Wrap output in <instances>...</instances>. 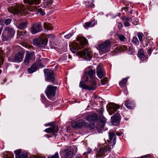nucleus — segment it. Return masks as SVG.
<instances>
[{"label": "nucleus", "instance_id": "1", "mask_svg": "<svg viewBox=\"0 0 158 158\" xmlns=\"http://www.w3.org/2000/svg\"><path fill=\"white\" fill-rule=\"evenodd\" d=\"M95 76V72L93 70L85 73L80 83L79 87L83 89L89 91L96 89L97 88L96 81L97 78Z\"/></svg>", "mask_w": 158, "mask_h": 158}, {"label": "nucleus", "instance_id": "2", "mask_svg": "<svg viewBox=\"0 0 158 158\" xmlns=\"http://www.w3.org/2000/svg\"><path fill=\"white\" fill-rule=\"evenodd\" d=\"M77 39L80 41V44L75 42L72 44L70 46L71 50L73 53H75L78 50L83 48L87 44V40L85 38L79 37Z\"/></svg>", "mask_w": 158, "mask_h": 158}, {"label": "nucleus", "instance_id": "3", "mask_svg": "<svg viewBox=\"0 0 158 158\" xmlns=\"http://www.w3.org/2000/svg\"><path fill=\"white\" fill-rule=\"evenodd\" d=\"M57 86L52 85H49L46 88L45 93L47 98L50 100L54 101L56 99V91Z\"/></svg>", "mask_w": 158, "mask_h": 158}, {"label": "nucleus", "instance_id": "4", "mask_svg": "<svg viewBox=\"0 0 158 158\" xmlns=\"http://www.w3.org/2000/svg\"><path fill=\"white\" fill-rule=\"evenodd\" d=\"M85 119L90 123V124H88L89 125L88 127H89L91 129H93L95 127L94 124L95 123L98 121V116L96 114L94 113L90 115L87 116Z\"/></svg>", "mask_w": 158, "mask_h": 158}, {"label": "nucleus", "instance_id": "5", "mask_svg": "<svg viewBox=\"0 0 158 158\" xmlns=\"http://www.w3.org/2000/svg\"><path fill=\"white\" fill-rule=\"evenodd\" d=\"M44 67L43 65L41 63V60L39 59L35 63H33L31 67L27 69L28 73H32L35 72L39 68H42Z\"/></svg>", "mask_w": 158, "mask_h": 158}, {"label": "nucleus", "instance_id": "6", "mask_svg": "<svg viewBox=\"0 0 158 158\" xmlns=\"http://www.w3.org/2000/svg\"><path fill=\"white\" fill-rule=\"evenodd\" d=\"M44 72L47 81L52 82H54L55 78L53 72L52 70L47 69L44 70Z\"/></svg>", "mask_w": 158, "mask_h": 158}, {"label": "nucleus", "instance_id": "7", "mask_svg": "<svg viewBox=\"0 0 158 158\" xmlns=\"http://www.w3.org/2000/svg\"><path fill=\"white\" fill-rule=\"evenodd\" d=\"M42 30V24L40 22L34 23L31 27V31L32 34L40 32Z\"/></svg>", "mask_w": 158, "mask_h": 158}, {"label": "nucleus", "instance_id": "8", "mask_svg": "<svg viewBox=\"0 0 158 158\" xmlns=\"http://www.w3.org/2000/svg\"><path fill=\"white\" fill-rule=\"evenodd\" d=\"M111 44L109 40H106L99 45V47L101 51L104 52H109L110 49Z\"/></svg>", "mask_w": 158, "mask_h": 158}, {"label": "nucleus", "instance_id": "9", "mask_svg": "<svg viewBox=\"0 0 158 158\" xmlns=\"http://www.w3.org/2000/svg\"><path fill=\"white\" fill-rule=\"evenodd\" d=\"M35 60V55L34 52H27L26 53L25 57L24 60V62L25 65L28 64L30 60L34 61Z\"/></svg>", "mask_w": 158, "mask_h": 158}, {"label": "nucleus", "instance_id": "10", "mask_svg": "<svg viewBox=\"0 0 158 158\" xmlns=\"http://www.w3.org/2000/svg\"><path fill=\"white\" fill-rule=\"evenodd\" d=\"M22 12L24 14L27 13L25 7L22 5L19 4L13 9L12 13L14 15H16L21 13Z\"/></svg>", "mask_w": 158, "mask_h": 158}, {"label": "nucleus", "instance_id": "11", "mask_svg": "<svg viewBox=\"0 0 158 158\" xmlns=\"http://www.w3.org/2000/svg\"><path fill=\"white\" fill-rule=\"evenodd\" d=\"M102 112H100L101 116L99 118V121L98 122L96 126L98 130L99 131L102 129L106 124V120L105 117L102 115Z\"/></svg>", "mask_w": 158, "mask_h": 158}, {"label": "nucleus", "instance_id": "12", "mask_svg": "<svg viewBox=\"0 0 158 158\" xmlns=\"http://www.w3.org/2000/svg\"><path fill=\"white\" fill-rule=\"evenodd\" d=\"M72 126L74 128H77L82 127H88L89 125L87 124L85 121L80 120L73 122L72 123Z\"/></svg>", "mask_w": 158, "mask_h": 158}, {"label": "nucleus", "instance_id": "13", "mask_svg": "<svg viewBox=\"0 0 158 158\" xmlns=\"http://www.w3.org/2000/svg\"><path fill=\"white\" fill-rule=\"evenodd\" d=\"M62 152H63L64 158H73V151L72 149L70 148H66L60 153L62 154Z\"/></svg>", "mask_w": 158, "mask_h": 158}, {"label": "nucleus", "instance_id": "14", "mask_svg": "<svg viewBox=\"0 0 158 158\" xmlns=\"http://www.w3.org/2000/svg\"><path fill=\"white\" fill-rule=\"evenodd\" d=\"M77 54L87 60H89L91 58L90 52L87 50L79 51L77 53Z\"/></svg>", "mask_w": 158, "mask_h": 158}, {"label": "nucleus", "instance_id": "15", "mask_svg": "<svg viewBox=\"0 0 158 158\" xmlns=\"http://www.w3.org/2000/svg\"><path fill=\"white\" fill-rule=\"evenodd\" d=\"M120 106L118 105L113 103L110 104L108 108V110L109 114L112 115L115 112L120 108Z\"/></svg>", "mask_w": 158, "mask_h": 158}, {"label": "nucleus", "instance_id": "16", "mask_svg": "<svg viewBox=\"0 0 158 158\" xmlns=\"http://www.w3.org/2000/svg\"><path fill=\"white\" fill-rule=\"evenodd\" d=\"M24 54V52H20L18 53L17 55L15 56L14 59L13 60H10L9 58H8V59L9 61L17 62H20L23 60Z\"/></svg>", "mask_w": 158, "mask_h": 158}, {"label": "nucleus", "instance_id": "17", "mask_svg": "<svg viewBox=\"0 0 158 158\" xmlns=\"http://www.w3.org/2000/svg\"><path fill=\"white\" fill-rule=\"evenodd\" d=\"M124 105L128 109H133L135 106L134 102L129 99L125 101Z\"/></svg>", "mask_w": 158, "mask_h": 158}, {"label": "nucleus", "instance_id": "18", "mask_svg": "<svg viewBox=\"0 0 158 158\" xmlns=\"http://www.w3.org/2000/svg\"><path fill=\"white\" fill-rule=\"evenodd\" d=\"M137 35L139 38V40L141 43L143 44L144 47H147L148 45V42L145 41L144 42L143 40V39L144 37V35L142 33L139 32L137 34Z\"/></svg>", "mask_w": 158, "mask_h": 158}, {"label": "nucleus", "instance_id": "19", "mask_svg": "<svg viewBox=\"0 0 158 158\" xmlns=\"http://www.w3.org/2000/svg\"><path fill=\"white\" fill-rule=\"evenodd\" d=\"M138 56L143 61H145L147 59L144 54V51L142 48H140L138 51Z\"/></svg>", "mask_w": 158, "mask_h": 158}, {"label": "nucleus", "instance_id": "20", "mask_svg": "<svg viewBox=\"0 0 158 158\" xmlns=\"http://www.w3.org/2000/svg\"><path fill=\"white\" fill-rule=\"evenodd\" d=\"M109 139L110 140H113V145L115 144L116 142V136L114 131L110 130L109 132Z\"/></svg>", "mask_w": 158, "mask_h": 158}, {"label": "nucleus", "instance_id": "21", "mask_svg": "<svg viewBox=\"0 0 158 158\" xmlns=\"http://www.w3.org/2000/svg\"><path fill=\"white\" fill-rule=\"evenodd\" d=\"M112 122L113 123L118 124L120 120V116L118 113H116L113 115L111 118Z\"/></svg>", "mask_w": 158, "mask_h": 158}, {"label": "nucleus", "instance_id": "22", "mask_svg": "<svg viewBox=\"0 0 158 158\" xmlns=\"http://www.w3.org/2000/svg\"><path fill=\"white\" fill-rule=\"evenodd\" d=\"M58 131V126L56 125L53 126L52 127H49L45 130V132L47 133H52L53 134L57 132Z\"/></svg>", "mask_w": 158, "mask_h": 158}, {"label": "nucleus", "instance_id": "23", "mask_svg": "<svg viewBox=\"0 0 158 158\" xmlns=\"http://www.w3.org/2000/svg\"><path fill=\"white\" fill-rule=\"evenodd\" d=\"M97 74L100 78H101L105 75V73L104 70L100 68V67H98Z\"/></svg>", "mask_w": 158, "mask_h": 158}, {"label": "nucleus", "instance_id": "24", "mask_svg": "<svg viewBox=\"0 0 158 158\" xmlns=\"http://www.w3.org/2000/svg\"><path fill=\"white\" fill-rule=\"evenodd\" d=\"M11 36L5 30L2 33V38L3 41L9 40L11 38Z\"/></svg>", "mask_w": 158, "mask_h": 158}, {"label": "nucleus", "instance_id": "25", "mask_svg": "<svg viewBox=\"0 0 158 158\" xmlns=\"http://www.w3.org/2000/svg\"><path fill=\"white\" fill-rule=\"evenodd\" d=\"M24 2L30 4L38 5L40 3V0H24Z\"/></svg>", "mask_w": 158, "mask_h": 158}, {"label": "nucleus", "instance_id": "26", "mask_svg": "<svg viewBox=\"0 0 158 158\" xmlns=\"http://www.w3.org/2000/svg\"><path fill=\"white\" fill-rule=\"evenodd\" d=\"M96 23L95 20H92L91 21L86 22L84 25L85 28H87L89 27H94Z\"/></svg>", "mask_w": 158, "mask_h": 158}, {"label": "nucleus", "instance_id": "27", "mask_svg": "<svg viewBox=\"0 0 158 158\" xmlns=\"http://www.w3.org/2000/svg\"><path fill=\"white\" fill-rule=\"evenodd\" d=\"M5 31L7 32L8 34L12 37L14 35L15 33V31L13 30L11 28L9 27H5Z\"/></svg>", "mask_w": 158, "mask_h": 158}, {"label": "nucleus", "instance_id": "28", "mask_svg": "<svg viewBox=\"0 0 158 158\" xmlns=\"http://www.w3.org/2000/svg\"><path fill=\"white\" fill-rule=\"evenodd\" d=\"M92 1V0H84V2L86 7L90 8L94 7V5Z\"/></svg>", "mask_w": 158, "mask_h": 158}, {"label": "nucleus", "instance_id": "29", "mask_svg": "<svg viewBox=\"0 0 158 158\" xmlns=\"http://www.w3.org/2000/svg\"><path fill=\"white\" fill-rule=\"evenodd\" d=\"M39 47H44L47 44L48 40L46 39H44L43 40L39 39Z\"/></svg>", "mask_w": 158, "mask_h": 158}, {"label": "nucleus", "instance_id": "30", "mask_svg": "<svg viewBox=\"0 0 158 158\" xmlns=\"http://www.w3.org/2000/svg\"><path fill=\"white\" fill-rule=\"evenodd\" d=\"M105 152L104 149L102 148L100 149L96 156V157L98 158L102 156V155L104 154Z\"/></svg>", "mask_w": 158, "mask_h": 158}, {"label": "nucleus", "instance_id": "31", "mask_svg": "<svg viewBox=\"0 0 158 158\" xmlns=\"http://www.w3.org/2000/svg\"><path fill=\"white\" fill-rule=\"evenodd\" d=\"M127 81V78H124L122 80L119 82V85L120 87H121L122 88H123L124 87H125Z\"/></svg>", "mask_w": 158, "mask_h": 158}, {"label": "nucleus", "instance_id": "32", "mask_svg": "<svg viewBox=\"0 0 158 158\" xmlns=\"http://www.w3.org/2000/svg\"><path fill=\"white\" fill-rule=\"evenodd\" d=\"M27 23L26 22L20 23L18 26V28L20 29L23 30L27 27Z\"/></svg>", "mask_w": 158, "mask_h": 158}, {"label": "nucleus", "instance_id": "33", "mask_svg": "<svg viewBox=\"0 0 158 158\" xmlns=\"http://www.w3.org/2000/svg\"><path fill=\"white\" fill-rule=\"evenodd\" d=\"M44 27L45 29L47 30H51L52 29V25L51 24L46 22L44 23Z\"/></svg>", "mask_w": 158, "mask_h": 158}, {"label": "nucleus", "instance_id": "34", "mask_svg": "<svg viewBox=\"0 0 158 158\" xmlns=\"http://www.w3.org/2000/svg\"><path fill=\"white\" fill-rule=\"evenodd\" d=\"M132 43L134 45L137 46L139 44V42L137 37L136 36H134L131 40Z\"/></svg>", "mask_w": 158, "mask_h": 158}, {"label": "nucleus", "instance_id": "35", "mask_svg": "<svg viewBox=\"0 0 158 158\" xmlns=\"http://www.w3.org/2000/svg\"><path fill=\"white\" fill-rule=\"evenodd\" d=\"M7 154L4 153V157L5 158H14V156L13 154L10 152H6Z\"/></svg>", "mask_w": 158, "mask_h": 158}, {"label": "nucleus", "instance_id": "36", "mask_svg": "<svg viewBox=\"0 0 158 158\" xmlns=\"http://www.w3.org/2000/svg\"><path fill=\"white\" fill-rule=\"evenodd\" d=\"M117 35L118 38L121 41H124L126 40V38L122 35L118 34Z\"/></svg>", "mask_w": 158, "mask_h": 158}, {"label": "nucleus", "instance_id": "37", "mask_svg": "<svg viewBox=\"0 0 158 158\" xmlns=\"http://www.w3.org/2000/svg\"><path fill=\"white\" fill-rule=\"evenodd\" d=\"M18 35L19 36H27V32L26 31H19L18 33Z\"/></svg>", "mask_w": 158, "mask_h": 158}, {"label": "nucleus", "instance_id": "38", "mask_svg": "<svg viewBox=\"0 0 158 158\" xmlns=\"http://www.w3.org/2000/svg\"><path fill=\"white\" fill-rule=\"evenodd\" d=\"M101 82L102 85L107 84L108 83V78H104L103 79L101 80Z\"/></svg>", "mask_w": 158, "mask_h": 158}, {"label": "nucleus", "instance_id": "39", "mask_svg": "<svg viewBox=\"0 0 158 158\" xmlns=\"http://www.w3.org/2000/svg\"><path fill=\"white\" fill-rule=\"evenodd\" d=\"M27 154L26 152H23L21 153L19 156V158H27Z\"/></svg>", "mask_w": 158, "mask_h": 158}, {"label": "nucleus", "instance_id": "40", "mask_svg": "<svg viewBox=\"0 0 158 158\" xmlns=\"http://www.w3.org/2000/svg\"><path fill=\"white\" fill-rule=\"evenodd\" d=\"M37 12L41 16H44L45 15V13L42 8H40L38 10Z\"/></svg>", "mask_w": 158, "mask_h": 158}, {"label": "nucleus", "instance_id": "41", "mask_svg": "<svg viewBox=\"0 0 158 158\" xmlns=\"http://www.w3.org/2000/svg\"><path fill=\"white\" fill-rule=\"evenodd\" d=\"M39 39H35L33 40V44L39 47Z\"/></svg>", "mask_w": 158, "mask_h": 158}, {"label": "nucleus", "instance_id": "42", "mask_svg": "<svg viewBox=\"0 0 158 158\" xmlns=\"http://www.w3.org/2000/svg\"><path fill=\"white\" fill-rule=\"evenodd\" d=\"M12 21V19H11L9 18L5 20L4 23L6 25H9L10 24V22Z\"/></svg>", "mask_w": 158, "mask_h": 158}, {"label": "nucleus", "instance_id": "43", "mask_svg": "<svg viewBox=\"0 0 158 158\" xmlns=\"http://www.w3.org/2000/svg\"><path fill=\"white\" fill-rule=\"evenodd\" d=\"M48 158H59L58 153L57 152L55 154V155L51 156L50 157H48Z\"/></svg>", "mask_w": 158, "mask_h": 158}, {"label": "nucleus", "instance_id": "44", "mask_svg": "<svg viewBox=\"0 0 158 158\" xmlns=\"http://www.w3.org/2000/svg\"><path fill=\"white\" fill-rule=\"evenodd\" d=\"M104 149L105 152H106L107 151H110V148L109 146L106 145V147H105Z\"/></svg>", "mask_w": 158, "mask_h": 158}, {"label": "nucleus", "instance_id": "45", "mask_svg": "<svg viewBox=\"0 0 158 158\" xmlns=\"http://www.w3.org/2000/svg\"><path fill=\"white\" fill-rule=\"evenodd\" d=\"M72 34H69L67 35H65L64 37L66 39H69L72 36Z\"/></svg>", "mask_w": 158, "mask_h": 158}, {"label": "nucleus", "instance_id": "46", "mask_svg": "<svg viewBox=\"0 0 158 158\" xmlns=\"http://www.w3.org/2000/svg\"><path fill=\"white\" fill-rule=\"evenodd\" d=\"M4 62V59L2 56H0V66Z\"/></svg>", "mask_w": 158, "mask_h": 158}, {"label": "nucleus", "instance_id": "47", "mask_svg": "<svg viewBox=\"0 0 158 158\" xmlns=\"http://www.w3.org/2000/svg\"><path fill=\"white\" fill-rule=\"evenodd\" d=\"M91 151V149H90L89 148H88L87 149V151L85 152L84 153V154H89L90 153Z\"/></svg>", "mask_w": 158, "mask_h": 158}, {"label": "nucleus", "instance_id": "48", "mask_svg": "<svg viewBox=\"0 0 158 158\" xmlns=\"http://www.w3.org/2000/svg\"><path fill=\"white\" fill-rule=\"evenodd\" d=\"M122 26L123 25L120 22L118 23L117 26L119 29H120L122 28Z\"/></svg>", "mask_w": 158, "mask_h": 158}, {"label": "nucleus", "instance_id": "49", "mask_svg": "<svg viewBox=\"0 0 158 158\" xmlns=\"http://www.w3.org/2000/svg\"><path fill=\"white\" fill-rule=\"evenodd\" d=\"M125 19V21L127 22H130L131 20V19L128 16H126Z\"/></svg>", "mask_w": 158, "mask_h": 158}, {"label": "nucleus", "instance_id": "50", "mask_svg": "<svg viewBox=\"0 0 158 158\" xmlns=\"http://www.w3.org/2000/svg\"><path fill=\"white\" fill-rule=\"evenodd\" d=\"M124 24L125 26L127 27H129L130 25V23L127 21H124Z\"/></svg>", "mask_w": 158, "mask_h": 158}, {"label": "nucleus", "instance_id": "51", "mask_svg": "<svg viewBox=\"0 0 158 158\" xmlns=\"http://www.w3.org/2000/svg\"><path fill=\"white\" fill-rule=\"evenodd\" d=\"M116 135L118 136H121L123 134V132L121 131H118L117 132H116Z\"/></svg>", "mask_w": 158, "mask_h": 158}, {"label": "nucleus", "instance_id": "52", "mask_svg": "<svg viewBox=\"0 0 158 158\" xmlns=\"http://www.w3.org/2000/svg\"><path fill=\"white\" fill-rule=\"evenodd\" d=\"M150 155H147L141 157V158H150Z\"/></svg>", "mask_w": 158, "mask_h": 158}, {"label": "nucleus", "instance_id": "53", "mask_svg": "<svg viewBox=\"0 0 158 158\" xmlns=\"http://www.w3.org/2000/svg\"><path fill=\"white\" fill-rule=\"evenodd\" d=\"M147 53H148V54L150 56L152 53V50L151 49H148V50H147Z\"/></svg>", "mask_w": 158, "mask_h": 158}, {"label": "nucleus", "instance_id": "54", "mask_svg": "<svg viewBox=\"0 0 158 158\" xmlns=\"http://www.w3.org/2000/svg\"><path fill=\"white\" fill-rule=\"evenodd\" d=\"M47 37L48 38H53L54 37V36H53V35L52 34H49L47 35Z\"/></svg>", "mask_w": 158, "mask_h": 158}, {"label": "nucleus", "instance_id": "55", "mask_svg": "<svg viewBox=\"0 0 158 158\" xmlns=\"http://www.w3.org/2000/svg\"><path fill=\"white\" fill-rule=\"evenodd\" d=\"M128 10V8L127 7H124L122 8V11L123 10H124L126 11H127Z\"/></svg>", "mask_w": 158, "mask_h": 158}, {"label": "nucleus", "instance_id": "56", "mask_svg": "<svg viewBox=\"0 0 158 158\" xmlns=\"http://www.w3.org/2000/svg\"><path fill=\"white\" fill-rule=\"evenodd\" d=\"M126 16H123L122 17V19L123 21H125V19H126Z\"/></svg>", "mask_w": 158, "mask_h": 158}, {"label": "nucleus", "instance_id": "57", "mask_svg": "<svg viewBox=\"0 0 158 158\" xmlns=\"http://www.w3.org/2000/svg\"><path fill=\"white\" fill-rule=\"evenodd\" d=\"M35 158H45L44 157L36 156Z\"/></svg>", "mask_w": 158, "mask_h": 158}, {"label": "nucleus", "instance_id": "58", "mask_svg": "<svg viewBox=\"0 0 158 158\" xmlns=\"http://www.w3.org/2000/svg\"><path fill=\"white\" fill-rule=\"evenodd\" d=\"M150 158H155L153 157V156L152 155H150Z\"/></svg>", "mask_w": 158, "mask_h": 158}, {"label": "nucleus", "instance_id": "59", "mask_svg": "<svg viewBox=\"0 0 158 158\" xmlns=\"http://www.w3.org/2000/svg\"><path fill=\"white\" fill-rule=\"evenodd\" d=\"M2 19H0V24L2 23Z\"/></svg>", "mask_w": 158, "mask_h": 158}, {"label": "nucleus", "instance_id": "60", "mask_svg": "<svg viewBox=\"0 0 158 158\" xmlns=\"http://www.w3.org/2000/svg\"><path fill=\"white\" fill-rule=\"evenodd\" d=\"M52 0H51L49 1V2H50V4H52Z\"/></svg>", "mask_w": 158, "mask_h": 158}, {"label": "nucleus", "instance_id": "61", "mask_svg": "<svg viewBox=\"0 0 158 158\" xmlns=\"http://www.w3.org/2000/svg\"><path fill=\"white\" fill-rule=\"evenodd\" d=\"M2 28H0V34L1 33V32L2 31Z\"/></svg>", "mask_w": 158, "mask_h": 158}, {"label": "nucleus", "instance_id": "62", "mask_svg": "<svg viewBox=\"0 0 158 158\" xmlns=\"http://www.w3.org/2000/svg\"><path fill=\"white\" fill-rule=\"evenodd\" d=\"M2 71V70L1 69H0V74L1 73Z\"/></svg>", "mask_w": 158, "mask_h": 158}, {"label": "nucleus", "instance_id": "63", "mask_svg": "<svg viewBox=\"0 0 158 158\" xmlns=\"http://www.w3.org/2000/svg\"><path fill=\"white\" fill-rule=\"evenodd\" d=\"M48 106H45V107H48Z\"/></svg>", "mask_w": 158, "mask_h": 158}, {"label": "nucleus", "instance_id": "64", "mask_svg": "<svg viewBox=\"0 0 158 158\" xmlns=\"http://www.w3.org/2000/svg\"><path fill=\"white\" fill-rule=\"evenodd\" d=\"M48 103H51V102L49 101H48Z\"/></svg>", "mask_w": 158, "mask_h": 158}]
</instances>
